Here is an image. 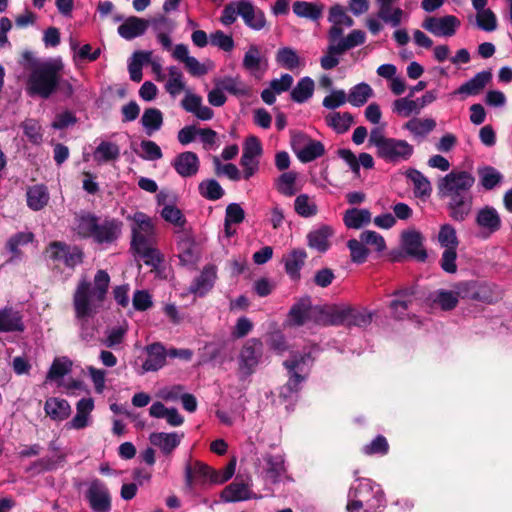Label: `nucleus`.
<instances>
[{"instance_id": "obj_7", "label": "nucleus", "mask_w": 512, "mask_h": 512, "mask_svg": "<svg viewBox=\"0 0 512 512\" xmlns=\"http://www.w3.org/2000/svg\"><path fill=\"white\" fill-rule=\"evenodd\" d=\"M350 497H356L365 503L364 512H379L385 505V497L379 485L369 479H363L357 487H352Z\"/></svg>"}, {"instance_id": "obj_58", "label": "nucleus", "mask_w": 512, "mask_h": 512, "mask_svg": "<svg viewBox=\"0 0 512 512\" xmlns=\"http://www.w3.org/2000/svg\"><path fill=\"white\" fill-rule=\"evenodd\" d=\"M154 29L157 32V39L159 43L165 49H170L172 45V41L167 33L164 30L171 31L174 27V24L171 20L166 18L165 16H160L153 21Z\"/></svg>"}, {"instance_id": "obj_63", "label": "nucleus", "mask_w": 512, "mask_h": 512, "mask_svg": "<svg viewBox=\"0 0 512 512\" xmlns=\"http://www.w3.org/2000/svg\"><path fill=\"white\" fill-rule=\"evenodd\" d=\"M438 240L442 247H445V249L448 248H457L458 246V238L456 235L455 228L450 224H444L441 226L439 234H438Z\"/></svg>"}, {"instance_id": "obj_31", "label": "nucleus", "mask_w": 512, "mask_h": 512, "mask_svg": "<svg viewBox=\"0 0 512 512\" xmlns=\"http://www.w3.org/2000/svg\"><path fill=\"white\" fill-rule=\"evenodd\" d=\"M147 357L142 368L144 372H154L161 369L166 363V350L160 343H154L147 347Z\"/></svg>"}, {"instance_id": "obj_60", "label": "nucleus", "mask_w": 512, "mask_h": 512, "mask_svg": "<svg viewBox=\"0 0 512 512\" xmlns=\"http://www.w3.org/2000/svg\"><path fill=\"white\" fill-rule=\"evenodd\" d=\"M21 127L25 136L32 144H40L42 142V129L38 121L34 119H26L22 122Z\"/></svg>"}, {"instance_id": "obj_23", "label": "nucleus", "mask_w": 512, "mask_h": 512, "mask_svg": "<svg viewBox=\"0 0 512 512\" xmlns=\"http://www.w3.org/2000/svg\"><path fill=\"white\" fill-rule=\"evenodd\" d=\"M182 108L194 114L198 119L207 121L213 118L214 112L208 106L203 105L202 97L186 90L185 96L181 101Z\"/></svg>"}, {"instance_id": "obj_17", "label": "nucleus", "mask_w": 512, "mask_h": 512, "mask_svg": "<svg viewBox=\"0 0 512 512\" xmlns=\"http://www.w3.org/2000/svg\"><path fill=\"white\" fill-rule=\"evenodd\" d=\"M214 476L215 470L201 462L187 465L185 469V482L190 489L196 485L213 484Z\"/></svg>"}, {"instance_id": "obj_20", "label": "nucleus", "mask_w": 512, "mask_h": 512, "mask_svg": "<svg viewBox=\"0 0 512 512\" xmlns=\"http://www.w3.org/2000/svg\"><path fill=\"white\" fill-rule=\"evenodd\" d=\"M239 12L245 25L254 31H260L267 26L265 13L248 0H240Z\"/></svg>"}, {"instance_id": "obj_44", "label": "nucleus", "mask_w": 512, "mask_h": 512, "mask_svg": "<svg viewBox=\"0 0 512 512\" xmlns=\"http://www.w3.org/2000/svg\"><path fill=\"white\" fill-rule=\"evenodd\" d=\"M366 41V34L362 30H352L345 38L337 41V44H330L332 52H345L356 46L364 44Z\"/></svg>"}, {"instance_id": "obj_59", "label": "nucleus", "mask_w": 512, "mask_h": 512, "mask_svg": "<svg viewBox=\"0 0 512 512\" xmlns=\"http://www.w3.org/2000/svg\"><path fill=\"white\" fill-rule=\"evenodd\" d=\"M199 192L201 196L208 200L216 201L224 195L221 185L214 179L202 181L199 184Z\"/></svg>"}, {"instance_id": "obj_64", "label": "nucleus", "mask_w": 512, "mask_h": 512, "mask_svg": "<svg viewBox=\"0 0 512 512\" xmlns=\"http://www.w3.org/2000/svg\"><path fill=\"white\" fill-rule=\"evenodd\" d=\"M71 366L72 362L68 358H57L52 363L47 378L51 380L59 379L70 372Z\"/></svg>"}, {"instance_id": "obj_36", "label": "nucleus", "mask_w": 512, "mask_h": 512, "mask_svg": "<svg viewBox=\"0 0 512 512\" xmlns=\"http://www.w3.org/2000/svg\"><path fill=\"white\" fill-rule=\"evenodd\" d=\"M44 410L47 416L55 421H63L71 414V406L67 400L50 397L45 401Z\"/></svg>"}, {"instance_id": "obj_9", "label": "nucleus", "mask_w": 512, "mask_h": 512, "mask_svg": "<svg viewBox=\"0 0 512 512\" xmlns=\"http://www.w3.org/2000/svg\"><path fill=\"white\" fill-rule=\"evenodd\" d=\"M85 497L94 512L111 511V495L103 481L93 479L88 485Z\"/></svg>"}, {"instance_id": "obj_32", "label": "nucleus", "mask_w": 512, "mask_h": 512, "mask_svg": "<svg viewBox=\"0 0 512 512\" xmlns=\"http://www.w3.org/2000/svg\"><path fill=\"white\" fill-rule=\"evenodd\" d=\"M436 127V121L432 118L414 117L407 121L403 128L410 132L414 139L424 140Z\"/></svg>"}, {"instance_id": "obj_19", "label": "nucleus", "mask_w": 512, "mask_h": 512, "mask_svg": "<svg viewBox=\"0 0 512 512\" xmlns=\"http://www.w3.org/2000/svg\"><path fill=\"white\" fill-rule=\"evenodd\" d=\"M94 407V400L91 397L81 398L76 403V414L66 424V427L68 429L82 430L90 426L93 422L92 412Z\"/></svg>"}, {"instance_id": "obj_2", "label": "nucleus", "mask_w": 512, "mask_h": 512, "mask_svg": "<svg viewBox=\"0 0 512 512\" xmlns=\"http://www.w3.org/2000/svg\"><path fill=\"white\" fill-rule=\"evenodd\" d=\"M26 69V93L48 99L59 86L63 62L59 58L33 59Z\"/></svg>"}, {"instance_id": "obj_3", "label": "nucleus", "mask_w": 512, "mask_h": 512, "mask_svg": "<svg viewBox=\"0 0 512 512\" xmlns=\"http://www.w3.org/2000/svg\"><path fill=\"white\" fill-rule=\"evenodd\" d=\"M110 284V276L105 270H98L93 284L81 280L73 295V307L76 319L93 318L102 307Z\"/></svg>"}, {"instance_id": "obj_12", "label": "nucleus", "mask_w": 512, "mask_h": 512, "mask_svg": "<svg viewBox=\"0 0 512 512\" xmlns=\"http://www.w3.org/2000/svg\"><path fill=\"white\" fill-rule=\"evenodd\" d=\"M47 255L53 261L61 262L69 268H74L83 260V252L77 246H69L63 242H52Z\"/></svg>"}, {"instance_id": "obj_24", "label": "nucleus", "mask_w": 512, "mask_h": 512, "mask_svg": "<svg viewBox=\"0 0 512 512\" xmlns=\"http://www.w3.org/2000/svg\"><path fill=\"white\" fill-rule=\"evenodd\" d=\"M396 299L390 303L392 314L397 319H403L408 315L407 311L416 302V291L414 288H405L395 292Z\"/></svg>"}, {"instance_id": "obj_28", "label": "nucleus", "mask_w": 512, "mask_h": 512, "mask_svg": "<svg viewBox=\"0 0 512 512\" xmlns=\"http://www.w3.org/2000/svg\"><path fill=\"white\" fill-rule=\"evenodd\" d=\"M199 158L191 151L177 155L172 163L176 172L182 177L194 176L199 170Z\"/></svg>"}, {"instance_id": "obj_49", "label": "nucleus", "mask_w": 512, "mask_h": 512, "mask_svg": "<svg viewBox=\"0 0 512 512\" xmlns=\"http://www.w3.org/2000/svg\"><path fill=\"white\" fill-rule=\"evenodd\" d=\"M343 221L348 228L360 229L371 221V213L367 209H348L343 217Z\"/></svg>"}, {"instance_id": "obj_11", "label": "nucleus", "mask_w": 512, "mask_h": 512, "mask_svg": "<svg viewBox=\"0 0 512 512\" xmlns=\"http://www.w3.org/2000/svg\"><path fill=\"white\" fill-rule=\"evenodd\" d=\"M262 355V342L258 339L248 340L239 354V373L241 377L250 376Z\"/></svg>"}, {"instance_id": "obj_46", "label": "nucleus", "mask_w": 512, "mask_h": 512, "mask_svg": "<svg viewBox=\"0 0 512 512\" xmlns=\"http://www.w3.org/2000/svg\"><path fill=\"white\" fill-rule=\"evenodd\" d=\"M353 121V116L349 112H331L325 117L326 124L338 134L347 132Z\"/></svg>"}, {"instance_id": "obj_42", "label": "nucleus", "mask_w": 512, "mask_h": 512, "mask_svg": "<svg viewBox=\"0 0 512 512\" xmlns=\"http://www.w3.org/2000/svg\"><path fill=\"white\" fill-rule=\"evenodd\" d=\"M23 330L22 317L18 311L8 307L0 310V332H20Z\"/></svg>"}, {"instance_id": "obj_41", "label": "nucleus", "mask_w": 512, "mask_h": 512, "mask_svg": "<svg viewBox=\"0 0 512 512\" xmlns=\"http://www.w3.org/2000/svg\"><path fill=\"white\" fill-rule=\"evenodd\" d=\"M26 197L27 205L33 211L43 209L48 204L50 198L47 187L41 184L29 187Z\"/></svg>"}, {"instance_id": "obj_50", "label": "nucleus", "mask_w": 512, "mask_h": 512, "mask_svg": "<svg viewBox=\"0 0 512 512\" xmlns=\"http://www.w3.org/2000/svg\"><path fill=\"white\" fill-rule=\"evenodd\" d=\"M119 156V146L109 141H102L93 153L94 160L99 164L114 161L118 159Z\"/></svg>"}, {"instance_id": "obj_27", "label": "nucleus", "mask_w": 512, "mask_h": 512, "mask_svg": "<svg viewBox=\"0 0 512 512\" xmlns=\"http://www.w3.org/2000/svg\"><path fill=\"white\" fill-rule=\"evenodd\" d=\"M242 65L255 77H260L267 69V61L261 56L260 48L255 44L248 47Z\"/></svg>"}, {"instance_id": "obj_26", "label": "nucleus", "mask_w": 512, "mask_h": 512, "mask_svg": "<svg viewBox=\"0 0 512 512\" xmlns=\"http://www.w3.org/2000/svg\"><path fill=\"white\" fill-rule=\"evenodd\" d=\"M403 250L417 258L424 261L427 258V253L423 248V237L420 232L415 230L404 231L401 236Z\"/></svg>"}, {"instance_id": "obj_8", "label": "nucleus", "mask_w": 512, "mask_h": 512, "mask_svg": "<svg viewBox=\"0 0 512 512\" xmlns=\"http://www.w3.org/2000/svg\"><path fill=\"white\" fill-rule=\"evenodd\" d=\"M461 21L454 15L429 16L422 22V28L436 37L449 38L456 34Z\"/></svg>"}, {"instance_id": "obj_62", "label": "nucleus", "mask_w": 512, "mask_h": 512, "mask_svg": "<svg viewBox=\"0 0 512 512\" xmlns=\"http://www.w3.org/2000/svg\"><path fill=\"white\" fill-rule=\"evenodd\" d=\"M328 21L342 27H351L354 25L353 19L347 14L344 7L340 5H334L330 8Z\"/></svg>"}, {"instance_id": "obj_38", "label": "nucleus", "mask_w": 512, "mask_h": 512, "mask_svg": "<svg viewBox=\"0 0 512 512\" xmlns=\"http://www.w3.org/2000/svg\"><path fill=\"white\" fill-rule=\"evenodd\" d=\"M251 498L249 482L234 481L221 492V499L224 502H238Z\"/></svg>"}, {"instance_id": "obj_13", "label": "nucleus", "mask_w": 512, "mask_h": 512, "mask_svg": "<svg viewBox=\"0 0 512 512\" xmlns=\"http://www.w3.org/2000/svg\"><path fill=\"white\" fill-rule=\"evenodd\" d=\"M292 148L301 162L307 163L324 154L321 142L307 138L303 134H296L292 139Z\"/></svg>"}, {"instance_id": "obj_4", "label": "nucleus", "mask_w": 512, "mask_h": 512, "mask_svg": "<svg viewBox=\"0 0 512 512\" xmlns=\"http://www.w3.org/2000/svg\"><path fill=\"white\" fill-rule=\"evenodd\" d=\"M369 142L376 147L377 155L387 162L407 161L414 152L413 146L406 140L385 137L378 128L371 131Z\"/></svg>"}, {"instance_id": "obj_61", "label": "nucleus", "mask_w": 512, "mask_h": 512, "mask_svg": "<svg viewBox=\"0 0 512 512\" xmlns=\"http://www.w3.org/2000/svg\"><path fill=\"white\" fill-rule=\"evenodd\" d=\"M160 215L166 222H169L176 227L182 228L186 222L181 210L172 204L164 205Z\"/></svg>"}, {"instance_id": "obj_35", "label": "nucleus", "mask_w": 512, "mask_h": 512, "mask_svg": "<svg viewBox=\"0 0 512 512\" xmlns=\"http://www.w3.org/2000/svg\"><path fill=\"white\" fill-rule=\"evenodd\" d=\"M97 221L98 218L91 213H78L74 217L72 230L80 238H92Z\"/></svg>"}, {"instance_id": "obj_10", "label": "nucleus", "mask_w": 512, "mask_h": 512, "mask_svg": "<svg viewBox=\"0 0 512 512\" xmlns=\"http://www.w3.org/2000/svg\"><path fill=\"white\" fill-rule=\"evenodd\" d=\"M469 284L467 282H460L454 286L453 290L439 289L429 295V301L444 311L454 309L460 298L466 296Z\"/></svg>"}, {"instance_id": "obj_16", "label": "nucleus", "mask_w": 512, "mask_h": 512, "mask_svg": "<svg viewBox=\"0 0 512 512\" xmlns=\"http://www.w3.org/2000/svg\"><path fill=\"white\" fill-rule=\"evenodd\" d=\"M399 0H375L377 5V17L385 24L391 27H398L403 20L408 18V14L395 4Z\"/></svg>"}, {"instance_id": "obj_45", "label": "nucleus", "mask_w": 512, "mask_h": 512, "mask_svg": "<svg viewBox=\"0 0 512 512\" xmlns=\"http://www.w3.org/2000/svg\"><path fill=\"white\" fill-rule=\"evenodd\" d=\"M294 210L300 217L311 218L317 215L318 206L314 197L303 193L295 198Z\"/></svg>"}, {"instance_id": "obj_29", "label": "nucleus", "mask_w": 512, "mask_h": 512, "mask_svg": "<svg viewBox=\"0 0 512 512\" xmlns=\"http://www.w3.org/2000/svg\"><path fill=\"white\" fill-rule=\"evenodd\" d=\"M307 259V253L302 248L292 249L289 253L284 255L283 263L285 271L292 280L300 279V271L303 268Z\"/></svg>"}, {"instance_id": "obj_55", "label": "nucleus", "mask_w": 512, "mask_h": 512, "mask_svg": "<svg viewBox=\"0 0 512 512\" xmlns=\"http://www.w3.org/2000/svg\"><path fill=\"white\" fill-rule=\"evenodd\" d=\"M151 58V52L138 51L132 55L128 64L130 79L134 82L142 80V66L147 63Z\"/></svg>"}, {"instance_id": "obj_18", "label": "nucleus", "mask_w": 512, "mask_h": 512, "mask_svg": "<svg viewBox=\"0 0 512 512\" xmlns=\"http://www.w3.org/2000/svg\"><path fill=\"white\" fill-rule=\"evenodd\" d=\"M475 222L485 238L489 237L501 228V218L498 211L494 207L488 205L477 211Z\"/></svg>"}, {"instance_id": "obj_6", "label": "nucleus", "mask_w": 512, "mask_h": 512, "mask_svg": "<svg viewBox=\"0 0 512 512\" xmlns=\"http://www.w3.org/2000/svg\"><path fill=\"white\" fill-rule=\"evenodd\" d=\"M128 219L132 221L131 249L157 244V229L154 220L150 216L138 211L129 216Z\"/></svg>"}, {"instance_id": "obj_48", "label": "nucleus", "mask_w": 512, "mask_h": 512, "mask_svg": "<svg viewBox=\"0 0 512 512\" xmlns=\"http://www.w3.org/2000/svg\"><path fill=\"white\" fill-rule=\"evenodd\" d=\"M479 184L485 190H492L503 181V175L492 166H483L477 169Z\"/></svg>"}, {"instance_id": "obj_56", "label": "nucleus", "mask_w": 512, "mask_h": 512, "mask_svg": "<svg viewBox=\"0 0 512 512\" xmlns=\"http://www.w3.org/2000/svg\"><path fill=\"white\" fill-rule=\"evenodd\" d=\"M392 111L401 117H409L412 114H419L421 106H419L418 101L402 97L393 102Z\"/></svg>"}, {"instance_id": "obj_22", "label": "nucleus", "mask_w": 512, "mask_h": 512, "mask_svg": "<svg viewBox=\"0 0 512 512\" xmlns=\"http://www.w3.org/2000/svg\"><path fill=\"white\" fill-rule=\"evenodd\" d=\"M265 461V477L272 483H278L281 481L288 480L291 478L287 474V469L285 466V459L283 455H271L268 454L264 457Z\"/></svg>"}, {"instance_id": "obj_1", "label": "nucleus", "mask_w": 512, "mask_h": 512, "mask_svg": "<svg viewBox=\"0 0 512 512\" xmlns=\"http://www.w3.org/2000/svg\"><path fill=\"white\" fill-rule=\"evenodd\" d=\"M475 177L465 170H452L437 182L438 196L445 201L451 219L465 221L472 212Z\"/></svg>"}, {"instance_id": "obj_54", "label": "nucleus", "mask_w": 512, "mask_h": 512, "mask_svg": "<svg viewBox=\"0 0 512 512\" xmlns=\"http://www.w3.org/2000/svg\"><path fill=\"white\" fill-rule=\"evenodd\" d=\"M297 180V173L288 171L282 173L275 181L276 190L285 197H292L296 194L297 188L295 187Z\"/></svg>"}, {"instance_id": "obj_5", "label": "nucleus", "mask_w": 512, "mask_h": 512, "mask_svg": "<svg viewBox=\"0 0 512 512\" xmlns=\"http://www.w3.org/2000/svg\"><path fill=\"white\" fill-rule=\"evenodd\" d=\"M313 362L311 352H305L299 355H293L290 360L284 361L285 368L289 371L290 377L282 388L281 395L285 398L300 390L301 383L305 380L309 368Z\"/></svg>"}, {"instance_id": "obj_33", "label": "nucleus", "mask_w": 512, "mask_h": 512, "mask_svg": "<svg viewBox=\"0 0 512 512\" xmlns=\"http://www.w3.org/2000/svg\"><path fill=\"white\" fill-rule=\"evenodd\" d=\"M333 234L334 231L330 226L322 225L308 233V246L319 252H325L330 247L329 239L333 236Z\"/></svg>"}, {"instance_id": "obj_39", "label": "nucleus", "mask_w": 512, "mask_h": 512, "mask_svg": "<svg viewBox=\"0 0 512 512\" xmlns=\"http://www.w3.org/2000/svg\"><path fill=\"white\" fill-rule=\"evenodd\" d=\"M275 60L279 66L290 71L300 69L305 65L304 59L291 47L280 48L276 53Z\"/></svg>"}, {"instance_id": "obj_53", "label": "nucleus", "mask_w": 512, "mask_h": 512, "mask_svg": "<svg viewBox=\"0 0 512 512\" xmlns=\"http://www.w3.org/2000/svg\"><path fill=\"white\" fill-rule=\"evenodd\" d=\"M314 92V81L306 76L301 78L291 91V99L296 103H304Z\"/></svg>"}, {"instance_id": "obj_51", "label": "nucleus", "mask_w": 512, "mask_h": 512, "mask_svg": "<svg viewBox=\"0 0 512 512\" xmlns=\"http://www.w3.org/2000/svg\"><path fill=\"white\" fill-rule=\"evenodd\" d=\"M373 96V89L367 83H359L353 86L347 94V101L355 106H363Z\"/></svg>"}, {"instance_id": "obj_37", "label": "nucleus", "mask_w": 512, "mask_h": 512, "mask_svg": "<svg viewBox=\"0 0 512 512\" xmlns=\"http://www.w3.org/2000/svg\"><path fill=\"white\" fill-rule=\"evenodd\" d=\"M216 277V268L212 265L206 266L189 287V292L198 296H204L213 287Z\"/></svg>"}, {"instance_id": "obj_47", "label": "nucleus", "mask_w": 512, "mask_h": 512, "mask_svg": "<svg viewBox=\"0 0 512 512\" xmlns=\"http://www.w3.org/2000/svg\"><path fill=\"white\" fill-rule=\"evenodd\" d=\"M292 8L293 12L298 17L306 18L312 21H317L323 13L322 5L307 1H295Z\"/></svg>"}, {"instance_id": "obj_40", "label": "nucleus", "mask_w": 512, "mask_h": 512, "mask_svg": "<svg viewBox=\"0 0 512 512\" xmlns=\"http://www.w3.org/2000/svg\"><path fill=\"white\" fill-rule=\"evenodd\" d=\"M140 122L146 135L151 136L163 126V113L157 108H147L144 110Z\"/></svg>"}, {"instance_id": "obj_30", "label": "nucleus", "mask_w": 512, "mask_h": 512, "mask_svg": "<svg viewBox=\"0 0 512 512\" xmlns=\"http://www.w3.org/2000/svg\"><path fill=\"white\" fill-rule=\"evenodd\" d=\"M149 22L145 19L130 16L117 29L118 34L125 40L142 36L148 29Z\"/></svg>"}, {"instance_id": "obj_57", "label": "nucleus", "mask_w": 512, "mask_h": 512, "mask_svg": "<svg viewBox=\"0 0 512 512\" xmlns=\"http://www.w3.org/2000/svg\"><path fill=\"white\" fill-rule=\"evenodd\" d=\"M223 91L235 96H244L249 92L246 84L239 77H224L216 81Z\"/></svg>"}, {"instance_id": "obj_34", "label": "nucleus", "mask_w": 512, "mask_h": 512, "mask_svg": "<svg viewBox=\"0 0 512 512\" xmlns=\"http://www.w3.org/2000/svg\"><path fill=\"white\" fill-rule=\"evenodd\" d=\"M405 176L413 185V192L417 198H428L432 193V185L426 176L417 169L410 168Z\"/></svg>"}, {"instance_id": "obj_25", "label": "nucleus", "mask_w": 512, "mask_h": 512, "mask_svg": "<svg viewBox=\"0 0 512 512\" xmlns=\"http://www.w3.org/2000/svg\"><path fill=\"white\" fill-rule=\"evenodd\" d=\"M492 74L490 71H481L475 74L471 79L463 83L453 92V95H460L462 98L478 95L486 85L491 81Z\"/></svg>"}, {"instance_id": "obj_21", "label": "nucleus", "mask_w": 512, "mask_h": 512, "mask_svg": "<svg viewBox=\"0 0 512 512\" xmlns=\"http://www.w3.org/2000/svg\"><path fill=\"white\" fill-rule=\"evenodd\" d=\"M183 438L184 434L180 432H153L149 436V441L164 455L169 456L180 445Z\"/></svg>"}, {"instance_id": "obj_15", "label": "nucleus", "mask_w": 512, "mask_h": 512, "mask_svg": "<svg viewBox=\"0 0 512 512\" xmlns=\"http://www.w3.org/2000/svg\"><path fill=\"white\" fill-rule=\"evenodd\" d=\"M122 231V223L116 219L97 221L92 239L99 245H110L115 242Z\"/></svg>"}, {"instance_id": "obj_14", "label": "nucleus", "mask_w": 512, "mask_h": 512, "mask_svg": "<svg viewBox=\"0 0 512 512\" xmlns=\"http://www.w3.org/2000/svg\"><path fill=\"white\" fill-rule=\"evenodd\" d=\"M373 314L366 309L344 307L335 311L334 324L347 326L367 327L372 322Z\"/></svg>"}, {"instance_id": "obj_52", "label": "nucleus", "mask_w": 512, "mask_h": 512, "mask_svg": "<svg viewBox=\"0 0 512 512\" xmlns=\"http://www.w3.org/2000/svg\"><path fill=\"white\" fill-rule=\"evenodd\" d=\"M132 250L152 268H158L164 261V256L156 245H144L143 248H132Z\"/></svg>"}, {"instance_id": "obj_43", "label": "nucleus", "mask_w": 512, "mask_h": 512, "mask_svg": "<svg viewBox=\"0 0 512 512\" xmlns=\"http://www.w3.org/2000/svg\"><path fill=\"white\" fill-rule=\"evenodd\" d=\"M167 71L168 78L165 83V90L172 98H176L181 92L187 90L184 75L176 66L168 67Z\"/></svg>"}]
</instances>
